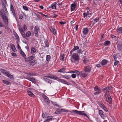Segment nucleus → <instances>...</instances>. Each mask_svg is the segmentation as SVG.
<instances>
[{"mask_svg": "<svg viewBox=\"0 0 122 122\" xmlns=\"http://www.w3.org/2000/svg\"><path fill=\"white\" fill-rule=\"evenodd\" d=\"M2 5L3 6V8L0 10V16L3 20L5 24L7 26L8 25V19L6 15V14H8V12L7 10L6 7L4 5L3 1Z\"/></svg>", "mask_w": 122, "mask_h": 122, "instance_id": "obj_1", "label": "nucleus"}, {"mask_svg": "<svg viewBox=\"0 0 122 122\" xmlns=\"http://www.w3.org/2000/svg\"><path fill=\"white\" fill-rule=\"evenodd\" d=\"M61 112H73L74 113L77 115H84L86 117H87L89 118L88 117L87 115L84 113L85 112L84 111H79L76 110H73L72 111H69L68 110H65L64 109H62Z\"/></svg>", "mask_w": 122, "mask_h": 122, "instance_id": "obj_2", "label": "nucleus"}, {"mask_svg": "<svg viewBox=\"0 0 122 122\" xmlns=\"http://www.w3.org/2000/svg\"><path fill=\"white\" fill-rule=\"evenodd\" d=\"M79 56L76 53H73L71 56V60L73 63L76 62V64H78L79 60Z\"/></svg>", "mask_w": 122, "mask_h": 122, "instance_id": "obj_3", "label": "nucleus"}, {"mask_svg": "<svg viewBox=\"0 0 122 122\" xmlns=\"http://www.w3.org/2000/svg\"><path fill=\"white\" fill-rule=\"evenodd\" d=\"M105 100L109 104H111L112 103V99L109 94L106 95H104V96Z\"/></svg>", "mask_w": 122, "mask_h": 122, "instance_id": "obj_4", "label": "nucleus"}, {"mask_svg": "<svg viewBox=\"0 0 122 122\" xmlns=\"http://www.w3.org/2000/svg\"><path fill=\"white\" fill-rule=\"evenodd\" d=\"M26 78L35 84L37 83V80L36 78L33 77H31L29 75H27L26 76Z\"/></svg>", "mask_w": 122, "mask_h": 122, "instance_id": "obj_5", "label": "nucleus"}, {"mask_svg": "<svg viewBox=\"0 0 122 122\" xmlns=\"http://www.w3.org/2000/svg\"><path fill=\"white\" fill-rule=\"evenodd\" d=\"M117 49L120 51H122V41H117Z\"/></svg>", "mask_w": 122, "mask_h": 122, "instance_id": "obj_6", "label": "nucleus"}, {"mask_svg": "<svg viewBox=\"0 0 122 122\" xmlns=\"http://www.w3.org/2000/svg\"><path fill=\"white\" fill-rule=\"evenodd\" d=\"M92 14V13L91 10H87L86 12L84 13L83 14V17L84 18L87 16H88V17L90 18Z\"/></svg>", "mask_w": 122, "mask_h": 122, "instance_id": "obj_7", "label": "nucleus"}, {"mask_svg": "<svg viewBox=\"0 0 122 122\" xmlns=\"http://www.w3.org/2000/svg\"><path fill=\"white\" fill-rule=\"evenodd\" d=\"M35 56L34 54L32 55L31 56H30L27 58L26 57L25 58V62H29L30 61L32 60H33L35 58Z\"/></svg>", "mask_w": 122, "mask_h": 122, "instance_id": "obj_8", "label": "nucleus"}, {"mask_svg": "<svg viewBox=\"0 0 122 122\" xmlns=\"http://www.w3.org/2000/svg\"><path fill=\"white\" fill-rule=\"evenodd\" d=\"M78 75H80L83 77H85L87 75V74L84 71H80L78 74Z\"/></svg>", "mask_w": 122, "mask_h": 122, "instance_id": "obj_9", "label": "nucleus"}, {"mask_svg": "<svg viewBox=\"0 0 122 122\" xmlns=\"http://www.w3.org/2000/svg\"><path fill=\"white\" fill-rule=\"evenodd\" d=\"M77 3L76 1H75L74 3L72 4L71 5V11H73L75 9Z\"/></svg>", "mask_w": 122, "mask_h": 122, "instance_id": "obj_10", "label": "nucleus"}, {"mask_svg": "<svg viewBox=\"0 0 122 122\" xmlns=\"http://www.w3.org/2000/svg\"><path fill=\"white\" fill-rule=\"evenodd\" d=\"M39 27L38 26L36 25L34 28V33L36 36L38 37V32L39 31Z\"/></svg>", "mask_w": 122, "mask_h": 122, "instance_id": "obj_11", "label": "nucleus"}, {"mask_svg": "<svg viewBox=\"0 0 122 122\" xmlns=\"http://www.w3.org/2000/svg\"><path fill=\"white\" fill-rule=\"evenodd\" d=\"M57 81L59 82H61L64 84H66L67 85H69L70 84L69 83L63 79H60L59 78L58 80H57Z\"/></svg>", "mask_w": 122, "mask_h": 122, "instance_id": "obj_12", "label": "nucleus"}, {"mask_svg": "<svg viewBox=\"0 0 122 122\" xmlns=\"http://www.w3.org/2000/svg\"><path fill=\"white\" fill-rule=\"evenodd\" d=\"M84 71L90 73L91 71V67L89 66H87L84 67Z\"/></svg>", "mask_w": 122, "mask_h": 122, "instance_id": "obj_13", "label": "nucleus"}, {"mask_svg": "<svg viewBox=\"0 0 122 122\" xmlns=\"http://www.w3.org/2000/svg\"><path fill=\"white\" fill-rule=\"evenodd\" d=\"M110 87H105L103 89V91L104 93H105L104 95H108L107 93L108 92L110 89Z\"/></svg>", "mask_w": 122, "mask_h": 122, "instance_id": "obj_14", "label": "nucleus"}, {"mask_svg": "<svg viewBox=\"0 0 122 122\" xmlns=\"http://www.w3.org/2000/svg\"><path fill=\"white\" fill-rule=\"evenodd\" d=\"M100 107L102 108L104 111L106 112L108 111V110L105 106V105L103 103H100L99 104Z\"/></svg>", "mask_w": 122, "mask_h": 122, "instance_id": "obj_15", "label": "nucleus"}, {"mask_svg": "<svg viewBox=\"0 0 122 122\" xmlns=\"http://www.w3.org/2000/svg\"><path fill=\"white\" fill-rule=\"evenodd\" d=\"M51 78V76H45L44 77V78L46 82L49 83H51L52 82L50 80L49 78Z\"/></svg>", "mask_w": 122, "mask_h": 122, "instance_id": "obj_16", "label": "nucleus"}, {"mask_svg": "<svg viewBox=\"0 0 122 122\" xmlns=\"http://www.w3.org/2000/svg\"><path fill=\"white\" fill-rule=\"evenodd\" d=\"M98 113L100 116L103 118H104L105 117V114L101 110H99Z\"/></svg>", "mask_w": 122, "mask_h": 122, "instance_id": "obj_17", "label": "nucleus"}, {"mask_svg": "<svg viewBox=\"0 0 122 122\" xmlns=\"http://www.w3.org/2000/svg\"><path fill=\"white\" fill-rule=\"evenodd\" d=\"M88 28L87 27L84 28L83 29V33L84 35L87 34L88 33Z\"/></svg>", "mask_w": 122, "mask_h": 122, "instance_id": "obj_18", "label": "nucleus"}, {"mask_svg": "<svg viewBox=\"0 0 122 122\" xmlns=\"http://www.w3.org/2000/svg\"><path fill=\"white\" fill-rule=\"evenodd\" d=\"M37 63L36 60H34L30 61L29 63L28 64L30 65L34 66Z\"/></svg>", "mask_w": 122, "mask_h": 122, "instance_id": "obj_19", "label": "nucleus"}, {"mask_svg": "<svg viewBox=\"0 0 122 122\" xmlns=\"http://www.w3.org/2000/svg\"><path fill=\"white\" fill-rule=\"evenodd\" d=\"M45 97H44V101L47 104H49L50 103V101L48 98L45 96Z\"/></svg>", "mask_w": 122, "mask_h": 122, "instance_id": "obj_20", "label": "nucleus"}, {"mask_svg": "<svg viewBox=\"0 0 122 122\" xmlns=\"http://www.w3.org/2000/svg\"><path fill=\"white\" fill-rule=\"evenodd\" d=\"M31 53L32 54H34L36 51V49L33 46L31 47Z\"/></svg>", "mask_w": 122, "mask_h": 122, "instance_id": "obj_21", "label": "nucleus"}, {"mask_svg": "<svg viewBox=\"0 0 122 122\" xmlns=\"http://www.w3.org/2000/svg\"><path fill=\"white\" fill-rule=\"evenodd\" d=\"M62 77L65 78L67 80L71 78V76L69 75H61Z\"/></svg>", "mask_w": 122, "mask_h": 122, "instance_id": "obj_22", "label": "nucleus"}, {"mask_svg": "<svg viewBox=\"0 0 122 122\" xmlns=\"http://www.w3.org/2000/svg\"><path fill=\"white\" fill-rule=\"evenodd\" d=\"M50 30L54 35H55L56 30L55 29L51 27L50 28Z\"/></svg>", "mask_w": 122, "mask_h": 122, "instance_id": "obj_23", "label": "nucleus"}, {"mask_svg": "<svg viewBox=\"0 0 122 122\" xmlns=\"http://www.w3.org/2000/svg\"><path fill=\"white\" fill-rule=\"evenodd\" d=\"M107 61L106 59H103L101 62V64L102 65H106L107 62Z\"/></svg>", "mask_w": 122, "mask_h": 122, "instance_id": "obj_24", "label": "nucleus"}, {"mask_svg": "<svg viewBox=\"0 0 122 122\" xmlns=\"http://www.w3.org/2000/svg\"><path fill=\"white\" fill-rule=\"evenodd\" d=\"M56 2L53 3L51 5V7L53 9H56Z\"/></svg>", "mask_w": 122, "mask_h": 122, "instance_id": "obj_25", "label": "nucleus"}, {"mask_svg": "<svg viewBox=\"0 0 122 122\" xmlns=\"http://www.w3.org/2000/svg\"><path fill=\"white\" fill-rule=\"evenodd\" d=\"M44 43L45 44V46L44 47H48L49 46V43L47 39L45 40L44 41Z\"/></svg>", "mask_w": 122, "mask_h": 122, "instance_id": "obj_26", "label": "nucleus"}, {"mask_svg": "<svg viewBox=\"0 0 122 122\" xmlns=\"http://www.w3.org/2000/svg\"><path fill=\"white\" fill-rule=\"evenodd\" d=\"M28 94L30 96L32 97H35V96L34 94L31 92L30 91H28L27 92Z\"/></svg>", "mask_w": 122, "mask_h": 122, "instance_id": "obj_27", "label": "nucleus"}, {"mask_svg": "<svg viewBox=\"0 0 122 122\" xmlns=\"http://www.w3.org/2000/svg\"><path fill=\"white\" fill-rule=\"evenodd\" d=\"M20 54L23 56L24 58H25L26 57V55L22 51V50H20Z\"/></svg>", "mask_w": 122, "mask_h": 122, "instance_id": "obj_28", "label": "nucleus"}, {"mask_svg": "<svg viewBox=\"0 0 122 122\" xmlns=\"http://www.w3.org/2000/svg\"><path fill=\"white\" fill-rule=\"evenodd\" d=\"M5 84L7 85L11 84V83L7 81V80H3L2 81Z\"/></svg>", "mask_w": 122, "mask_h": 122, "instance_id": "obj_29", "label": "nucleus"}, {"mask_svg": "<svg viewBox=\"0 0 122 122\" xmlns=\"http://www.w3.org/2000/svg\"><path fill=\"white\" fill-rule=\"evenodd\" d=\"M11 48L12 50L14 52H16V50L15 47V46L13 44L11 45Z\"/></svg>", "mask_w": 122, "mask_h": 122, "instance_id": "obj_30", "label": "nucleus"}, {"mask_svg": "<svg viewBox=\"0 0 122 122\" xmlns=\"http://www.w3.org/2000/svg\"><path fill=\"white\" fill-rule=\"evenodd\" d=\"M66 70V68H62L58 70V72H64Z\"/></svg>", "mask_w": 122, "mask_h": 122, "instance_id": "obj_31", "label": "nucleus"}, {"mask_svg": "<svg viewBox=\"0 0 122 122\" xmlns=\"http://www.w3.org/2000/svg\"><path fill=\"white\" fill-rule=\"evenodd\" d=\"M110 43V42L109 41H106L104 43V45L105 46H107L109 45Z\"/></svg>", "mask_w": 122, "mask_h": 122, "instance_id": "obj_32", "label": "nucleus"}, {"mask_svg": "<svg viewBox=\"0 0 122 122\" xmlns=\"http://www.w3.org/2000/svg\"><path fill=\"white\" fill-rule=\"evenodd\" d=\"M117 31L119 33H122V26L120 27L119 29H117Z\"/></svg>", "mask_w": 122, "mask_h": 122, "instance_id": "obj_33", "label": "nucleus"}, {"mask_svg": "<svg viewBox=\"0 0 122 122\" xmlns=\"http://www.w3.org/2000/svg\"><path fill=\"white\" fill-rule=\"evenodd\" d=\"M31 35V33L30 31L27 32L26 34V36L27 37H29Z\"/></svg>", "mask_w": 122, "mask_h": 122, "instance_id": "obj_34", "label": "nucleus"}, {"mask_svg": "<svg viewBox=\"0 0 122 122\" xmlns=\"http://www.w3.org/2000/svg\"><path fill=\"white\" fill-rule=\"evenodd\" d=\"M50 78L54 79L56 80L57 81L59 79V78L57 76H51V78Z\"/></svg>", "mask_w": 122, "mask_h": 122, "instance_id": "obj_35", "label": "nucleus"}, {"mask_svg": "<svg viewBox=\"0 0 122 122\" xmlns=\"http://www.w3.org/2000/svg\"><path fill=\"white\" fill-rule=\"evenodd\" d=\"M95 92L94 93V94L95 95H97L99 94L101 92V90H99L98 91H97Z\"/></svg>", "mask_w": 122, "mask_h": 122, "instance_id": "obj_36", "label": "nucleus"}, {"mask_svg": "<svg viewBox=\"0 0 122 122\" xmlns=\"http://www.w3.org/2000/svg\"><path fill=\"white\" fill-rule=\"evenodd\" d=\"M79 49V47L78 46H74L72 50L73 51H75L77 50H78Z\"/></svg>", "mask_w": 122, "mask_h": 122, "instance_id": "obj_37", "label": "nucleus"}, {"mask_svg": "<svg viewBox=\"0 0 122 122\" xmlns=\"http://www.w3.org/2000/svg\"><path fill=\"white\" fill-rule=\"evenodd\" d=\"M52 103L54 106H56L57 107H59V106L57 105V103L56 102H54L51 101Z\"/></svg>", "mask_w": 122, "mask_h": 122, "instance_id": "obj_38", "label": "nucleus"}, {"mask_svg": "<svg viewBox=\"0 0 122 122\" xmlns=\"http://www.w3.org/2000/svg\"><path fill=\"white\" fill-rule=\"evenodd\" d=\"M83 50H82L81 49H80L79 50H78L77 51V53H81V54H82V52H83Z\"/></svg>", "mask_w": 122, "mask_h": 122, "instance_id": "obj_39", "label": "nucleus"}, {"mask_svg": "<svg viewBox=\"0 0 122 122\" xmlns=\"http://www.w3.org/2000/svg\"><path fill=\"white\" fill-rule=\"evenodd\" d=\"M51 58V57L50 56V55H47L46 57V60L47 61H49Z\"/></svg>", "mask_w": 122, "mask_h": 122, "instance_id": "obj_40", "label": "nucleus"}, {"mask_svg": "<svg viewBox=\"0 0 122 122\" xmlns=\"http://www.w3.org/2000/svg\"><path fill=\"white\" fill-rule=\"evenodd\" d=\"M47 113H42V117L43 118H46L47 117Z\"/></svg>", "mask_w": 122, "mask_h": 122, "instance_id": "obj_41", "label": "nucleus"}, {"mask_svg": "<svg viewBox=\"0 0 122 122\" xmlns=\"http://www.w3.org/2000/svg\"><path fill=\"white\" fill-rule=\"evenodd\" d=\"M12 13L13 15L14 16V17H15V18L16 19L17 16H16V15L15 10L12 11Z\"/></svg>", "mask_w": 122, "mask_h": 122, "instance_id": "obj_42", "label": "nucleus"}, {"mask_svg": "<svg viewBox=\"0 0 122 122\" xmlns=\"http://www.w3.org/2000/svg\"><path fill=\"white\" fill-rule=\"evenodd\" d=\"M19 25V27L18 28V29L20 33L23 32L24 31L23 30L22 28L20 26V25Z\"/></svg>", "mask_w": 122, "mask_h": 122, "instance_id": "obj_43", "label": "nucleus"}, {"mask_svg": "<svg viewBox=\"0 0 122 122\" xmlns=\"http://www.w3.org/2000/svg\"><path fill=\"white\" fill-rule=\"evenodd\" d=\"M114 61V65L115 66H116L118 64L119 61L117 60H115Z\"/></svg>", "mask_w": 122, "mask_h": 122, "instance_id": "obj_44", "label": "nucleus"}, {"mask_svg": "<svg viewBox=\"0 0 122 122\" xmlns=\"http://www.w3.org/2000/svg\"><path fill=\"white\" fill-rule=\"evenodd\" d=\"M23 8L24 10H25L27 11L28 10V8L25 6L24 5L23 7Z\"/></svg>", "mask_w": 122, "mask_h": 122, "instance_id": "obj_45", "label": "nucleus"}, {"mask_svg": "<svg viewBox=\"0 0 122 122\" xmlns=\"http://www.w3.org/2000/svg\"><path fill=\"white\" fill-rule=\"evenodd\" d=\"M35 15L37 16L38 19H39L40 20H41L42 19V18L38 14L35 13Z\"/></svg>", "mask_w": 122, "mask_h": 122, "instance_id": "obj_46", "label": "nucleus"}, {"mask_svg": "<svg viewBox=\"0 0 122 122\" xmlns=\"http://www.w3.org/2000/svg\"><path fill=\"white\" fill-rule=\"evenodd\" d=\"M95 22H97L99 20V18L97 17L94 19Z\"/></svg>", "mask_w": 122, "mask_h": 122, "instance_id": "obj_47", "label": "nucleus"}, {"mask_svg": "<svg viewBox=\"0 0 122 122\" xmlns=\"http://www.w3.org/2000/svg\"><path fill=\"white\" fill-rule=\"evenodd\" d=\"M10 9L11 11H14V10H15L13 6L11 4V5H10Z\"/></svg>", "mask_w": 122, "mask_h": 122, "instance_id": "obj_48", "label": "nucleus"}, {"mask_svg": "<svg viewBox=\"0 0 122 122\" xmlns=\"http://www.w3.org/2000/svg\"><path fill=\"white\" fill-rule=\"evenodd\" d=\"M72 72L73 73H77V75H78V74L79 73L80 71L78 70H75L72 71Z\"/></svg>", "mask_w": 122, "mask_h": 122, "instance_id": "obj_49", "label": "nucleus"}, {"mask_svg": "<svg viewBox=\"0 0 122 122\" xmlns=\"http://www.w3.org/2000/svg\"><path fill=\"white\" fill-rule=\"evenodd\" d=\"M19 18L20 19H21L23 17V15L22 14H19Z\"/></svg>", "mask_w": 122, "mask_h": 122, "instance_id": "obj_50", "label": "nucleus"}, {"mask_svg": "<svg viewBox=\"0 0 122 122\" xmlns=\"http://www.w3.org/2000/svg\"><path fill=\"white\" fill-rule=\"evenodd\" d=\"M94 90L95 91H98L99 90H100L99 89L98 87L97 86H96L94 88Z\"/></svg>", "mask_w": 122, "mask_h": 122, "instance_id": "obj_51", "label": "nucleus"}, {"mask_svg": "<svg viewBox=\"0 0 122 122\" xmlns=\"http://www.w3.org/2000/svg\"><path fill=\"white\" fill-rule=\"evenodd\" d=\"M20 33L23 37L24 38H25L26 36L25 35V32L23 31V32H21V33Z\"/></svg>", "mask_w": 122, "mask_h": 122, "instance_id": "obj_52", "label": "nucleus"}, {"mask_svg": "<svg viewBox=\"0 0 122 122\" xmlns=\"http://www.w3.org/2000/svg\"><path fill=\"white\" fill-rule=\"evenodd\" d=\"M52 118H48L46 119V120H45L46 122H48L51 120H52Z\"/></svg>", "mask_w": 122, "mask_h": 122, "instance_id": "obj_53", "label": "nucleus"}, {"mask_svg": "<svg viewBox=\"0 0 122 122\" xmlns=\"http://www.w3.org/2000/svg\"><path fill=\"white\" fill-rule=\"evenodd\" d=\"M8 77H9L11 79H14V78H13V76L12 75H11L10 74V75Z\"/></svg>", "mask_w": 122, "mask_h": 122, "instance_id": "obj_54", "label": "nucleus"}, {"mask_svg": "<svg viewBox=\"0 0 122 122\" xmlns=\"http://www.w3.org/2000/svg\"><path fill=\"white\" fill-rule=\"evenodd\" d=\"M1 71L3 73H6V71L5 70H4L3 69H1Z\"/></svg>", "mask_w": 122, "mask_h": 122, "instance_id": "obj_55", "label": "nucleus"}, {"mask_svg": "<svg viewBox=\"0 0 122 122\" xmlns=\"http://www.w3.org/2000/svg\"><path fill=\"white\" fill-rule=\"evenodd\" d=\"M64 54H63L62 56H61V59H60V60L61 61H64Z\"/></svg>", "mask_w": 122, "mask_h": 122, "instance_id": "obj_56", "label": "nucleus"}, {"mask_svg": "<svg viewBox=\"0 0 122 122\" xmlns=\"http://www.w3.org/2000/svg\"><path fill=\"white\" fill-rule=\"evenodd\" d=\"M71 77L73 78H75L76 77V75L75 74H73L71 75Z\"/></svg>", "mask_w": 122, "mask_h": 122, "instance_id": "obj_57", "label": "nucleus"}, {"mask_svg": "<svg viewBox=\"0 0 122 122\" xmlns=\"http://www.w3.org/2000/svg\"><path fill=\"white\" fill-rule=\"evenodd\" d=\"M12 56H13L16 57L17 56L16 54L14 53H11Z\"/></svg>", "mask_w": 122, "mask_h": 122, "instance_id": "obj_58", "label": "nucleus"}, {"mask_svg": "<svg viewBox=\"0 0 122 122\" xmlns=\"http://www.w3.org/2000/svg\"><path fill=\"white\" fill-rule=\"evenodd\" d=\"M23 29L24 31L25 30L27 29V27L26 25H23Z\"/></svg>", "mask_w": 122, "mask_h": 122, "instance_id": "obj_59", "label": "nucleus"}, {"mask_svg": "<svg viewBox=\"0 0 122 122\" xmlns=\"http://www.w3.org/2000/svg\"><path fill=\"white\" fill-rule=\"evenodd\" d=\"M83 61L84 63H85L87 62L88 60L86 58H84L83 60Z\"/></svg>", "mask_w": 122, "mask_h": 122, "instance_id": "obj_60", "label": "nucleus"}, {"mask_svg": "<svg viewBox=\"0 0 122 122\" xmlns=\"http://www.w3.org/2000/svg\"><path fill=\"white\" fill-rule=\"evenodd\" d=\"M4 26V25L2 23L0 22V27H3Z\"/></svg>", "mask_w": 122, "mask_h": 122, "instance_id": "obj_61", "label": "nucleus"}, {"mask_svg": "<svg viewBox=\"0 0 122 122\" xmlns=\"http://www.w3.org/2000/svg\"><path fill=\"white\" fill-rule=\"evenodd\" d=\"M28 75H29V76H34L35 75L33 73H29Z\"/></svg>", "mask_w": 122, "mask_h": 122, "instance_id": "obj_62", "label": "nucleus"}, {"mask_svg": "<svg viewBox=\"0 0 122 122\" xmlns=\"http://www.w3.org/2000/svg\"><path fill=\"white\" fill-rule=\"evenodd\" d=\"M113 57L115 60H117L116 59L117 58L116 57V55L115 54H114L113 55Z\"/></svg>", "mask_w": 122, "mask_h": 122, "instance_id": "obj_63", "label": "nucleus"}, {"mask_svg": "<svg viewBox=\"0 0 122 122\" xmlns=\"http://www.w3.org/2000/svg\"><path fill=\"white\" fill-rule=\"evenodd\" d=\"M17 46L18 48V49H19V50L20 49V50H21V49L20 46H19V44L18 42H17Z\"/></svg>", "mask_w": 122, "mask_h": 122, "instance_id": "obj_64", "label": "nucleus"}]
</instances>
